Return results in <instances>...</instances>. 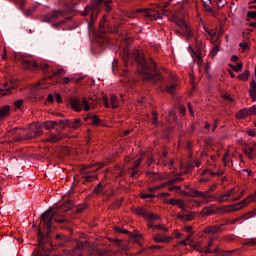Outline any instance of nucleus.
<instances>
[{"label": "nucleus", "instance_id": "nucleus-1", "mask_svg": "<svg viewBox=\"0 0 256 256\" xmlns=\"http://www.w3.org/2000/svg\"><path fill=\"white\" fill-rule=\"evenodd\" d=\"M122 58L124 65L127 68L126 71H129L131 67H135L137 73L141 75L144 81H149L150 83L158 85L163 93H174L177 83H175V81L171 82L165 80L160 71L157 70L155 61L153 59L147 60L143 52L138 49H134L132 53L124 51Z\"/></svg>", "mask_w": 256, "mask_h": 256}, {"label": "nucleus", "instance_id": "nucleus-2", "mask_svg": "<svg viewBox=\"0 0 256 256\" xmlns=\"http://www.w3.org/2000/svg\"><path fill=\"white\" fill-rule=\"evenodd\" d=\"M41 221H43V227L46 229V233L43 234L41 230L38 231V245L39 249L37 250L34 256H50L49 251H51V231H53V221L59 223V225H67V220L65 217L60 216L59 210L57 209H48L40 216Z\"/></svg>", "mask_w": 256, "mask_h": 256}, {"label": "nucleus", "instance_id": "nucleus-3", "mask_svg": "<svg viewBox=\"0 0 256 256\" xmlns=\"http://www.w3.org/2000/svg\"><path fill=\"white\" fill-rule=\"evenodd\" d=\"M15 61H19L24 69L28 71H37V69H41L44 73H47L48 79H53V77H59L61 73H63V69H58L56 72L51 70L47 64H41L40 66L37 62L30 60L29 58L23 56L22 54L16 53L14 54Z\"/></svg>", "mask_w": 256, "mask_h": 256}, {"label": "nucleus", "instance_id": "nucleus-4", "mask_svg": "<svg viewBox=\"0 0 256 256\" xmlns=\"http://www.w3.org/2000/svg\"><path fill=\"white\" fill-rule=\"evenodd\" d=\"M111 3V0H93L91 5L85 7L83 15H90V22L88 23L89 31H93V23L97 19L101 9H104L106 13H110Z\"/></svg>", "mask_w": 256, "mask_h": 256}, {"label": "nucleus", "instance_id": "nucleus-5", "mask_svg": "<svg viewBox=\"0 0 256 256\" xmlns=\"http://www.w3.org/2000/svg\"><path fill=\"white\" fill-rule=\"evenodd\" d=\"M167 203L173 206L176 205L177 207H179V209H181L182 213L176 214V218L180 219V221L186 223L188 221H193V219H195V214L187 210L185 203H183V200L172 198L168 200Z\"/></svg>", "mask_w": 256, "mask_h": 256}, {"label": "nucleus", "instance_id": "nucleus-6", "mask_svg": "<svg viewBox=\"0 0 256 256\" xmlns=\"http://www.w3.org/2000/svg\"><path fill=\"white\" fill-rule=\"evenodd\" d=\"M107 33H109V28H107V19L103 16V20L99 23L98 32H94V37L100 47H107V45H109Z\"/></svg>", "mask_w": 256, "mask_h": 256}, {"label": "nucleus", "instance_id": "nucleus-7", "mask_svg": "<svg viewBox=\"0 0 256 256\" xmlns=\"http://www.w3.org/2000/svg\"><path fill=\"white\" fill-rule=\"evenodd\" d=\"M105 167V163H97V164H92L90 166H86L81 169L82 172V179L83 183H91L93 179L97 178V174L95 171H99V169H103Z\"/></svg>", "mask_w": 256, "mask_h": 256}, {"label": "nucleus", "instance_id": "nucleus-8", "mask_svg": "<svg viewBox=\"0 0 256 256\" xmlns=\"http://www.w3.org/2000/svg\"><path fill=\"white\" fill-rule=\"evenodd\" d=\"M69 104L73 111L77 113H79L83 107L84 111H91V106H89V102L85 98H83L82 101L79 98H70Z\"/></svg>", "mask_w": 256, "mask_h": 256}, {"label": "nucleus", "instance_id": "nucleus-9", "mask_svg": "<svg viewBox=\"0 0 256 256\" xmlns=\"http://www.w3.org/2000/svg\"><path fill=\"white\" fill-rule=\"evenodd\" d=\"M41 133L39 127H34L24 137L14 136L13 141H16V143H19V141H29L30 139H35V137H41Z\"/></svg>", "mask_w": 256, "mask_h": 256}, {"label": "nucleus", "instance_id": "nucleus-10", "mask_svg": "<svg viewBox=\"0 0 256 256\" xmlns=\"http://www.w3.org/2000/svg\"><path fill=\"white\" fill-rule=\"evenodd\" d=\"M251 201H255L256 202V195H252L246 199H244L243 201H241L240 203H237L235 205H230L227 206L225 208V212L226 213H231L233 211H239V209H243V207L249 203H251Z\"/></svg>", "mask_w": 256, "mask_h": 256}, {"label": "nucleus", "instance_id": "nucleus-11", "mask_svg": "<svg viewBox=\"0 0 256 256\" xmlns=\"http://www.w3.org/2000/svg\"><path fill=\"white\" fill-rule=\"evenodd\" d=\"M174 21L176 25H178V27L181 29V31H183L187 41H190V39L193 37V31L189 25H187V22L181 18H176Z\"/></svg>", "mask_w": 256, "mask_h": 256}, {"label": "nucleus", "instance_id": "nucleus-12", "mask_svg": "<svg viewBox=\"0 0 256 256\" xmlns=\"http://www.w3.org/2000/svg\"><path fill=\"white\" fill-rule=\"evenodd\" d=\"M59 125L61 129H65V127H69V129H79L83 123H81V119H73V120H59Z\"/></svg>", "mask_w": 256, "mask_h": 256}, {"label": "nucleus", "instance_id": "nucleus-13", "mask_svg": "<svg viewBox=\"0 0 256 256\" xmlns=\"http://www.w3.org/2000/svg\"><path fill=\"white\" fill-rule=\"evenodd\" d=\"M134 213L136 215H140V217H144V219H148V221H158L159 219H161V217H159L158 215L147 212V210L141 207L136 208L134 210Z\"/></svg>", "mask_w": 256, "mask_h": 256}, {"label": "nucleus", "instance_id": "nucleus-14", "mask_svg": "<svg viewBox=\"0 0 256 256\" xmlns=\"http://www.w3.org/2000/svg\"><path fill=\"white\" fill-rule=\"evenodd\" d=\"M216 188H217V185L215 184L214 186H211L207 192H202L199 190H192V195L194 197H201L202 199H204V201L209 203V201H211V199L213 198V195L209 194V192L215 191Z\"/></svg>", "mask_w": 256, "mask_h": 256}, {"label": "nucleus", "instance_id": "nucleus-15", "mask_svg": "<svg viewBox=\"0 0 256 256\" xmlns=\"http://www.w3.org/2000/svg\"><path fill=\"white\" fill-rule=\"evenodd\" d=\"M179 181H183L181 175L176 176L175 178L168 181V189L169 191H181V186H175V183H179Z\"/></svg>", "mask_w": 256, "mask_h": 256}, {"label": "nucleus", "instance_id": "nucleus-16", "mask_svg": "<svg viewBox=\"0 0 256 256\" xmlns=\"http://www.w3.org/2000/svg\"><path fill=\"white\" fill-rule=\"evenodd\" d=\"M13 89H15V83H13V81H9L3 84L0 91L2 95H11V93H13Z\"/></svg>", "mask_w": 256, "mask_h": 256}, {"label": "nucleus", "instance_id": "nucleus-17", "mask_svg": "<svg viewBox=\"0 0 256 256\" xmlns=\"http://www.w3.org/2000/svg\"><path fill=\"white\" fill-rule=\"evenodd\" d=\"M84 245L83 243H79L76 245V247L73 249V255L75 256H92L93 252L88 251L86 254L84 253Z\"/></svg>", "mask_w": 256, "mask_h": 256}, {"label": "nucleus", "instance_id": "nucleus-18", "mask_svg": "<svg viewBox=\"0 0 256 256\" xmlns=\"http://www.w3.org/2000/svg\"><path fill=\"white\" fill-rule=\"evenodd\" d=\"M235 195V188H231L230 190L223 193V195L216 198L218 203H223L225 201H229V197H234Z\"/></svg>", "mask_w": 256, "mask_h": 256}, {"label": "nucleus", "instance_id": "nucleus-19", "mask_svg": "<svg viewBox=\"0 0 256 256\" xmlns=\"http://www.w3.org/2000/svg\"><path fill=\"white\" fill-rule=\"evenodd\" d=\"M139 13H144L147 19H161V14L158 12L149 11V9H141Z\"/></svg>", "mask_w": 256, "mask_h": 256}, {"label": "nucleus", "instance_id": "nucleus-20", "mask_svg": "<svg viewBox=\"0 0 256 256\" xmlns=\"http://www.w3.org/2000/svg\"><path fill=\"white\" fill-rule=\"evenodd\" d=\"M59 17H63V11H53L52 13L48 14L44 19V23H50L53 19H59Z\"/></svg>", "mask_w": 256, "mask_h": 256}, {"label": "nucleus", "instance_id": "nucleus-21", "mask_svg": "<svg viewBox=\"0 0 256 256\" xmlns=\"http://www.w3.org/2000/svg\"><path fill=\"white\" fill-rule=\"evenodd\" d=\"M140 165H141V158L136 160L134 162V166L132 168H130V170L132 171V173H131L132 179H137V177H139V167H140Z\"/></svg>", "mask_w": 256, "mask_h": 256}, {"label": "nucleus", "instance_id": "nucleus-22", "mask_svg": "<svg viewBox=\"0 0 256 256\" xmlns=\"http://www.w3.org/2000/svg\"><path fill=\"white\" fill-rule=\"evenodd\" d=\"M171 239H173L171 236H163L161 234H157L153 237L156 243H169Z\"/></svg>", "mask_w": 256, "mask_h": 256}, {"label": "nucleus", "instance_id": "nucleus-23", "mask_svg": "<svg viewBox=\"0 0 256 256\" xmlns=\"http://www.w3.org/2000/svg\"><path fill=\"white\" fill-rule=\"evenodd\" d=\"M92 121L91 124L95 127H98V125H103L102 121L99 119V116L97 115H89L86 118H84V121Z\"/></svg>", "mask_w": 256, "mask_h": 256}, {"label": "nucleus", "instance_id": "nucleus-24", "mask_svg": "<svg viewBox=\"0 0 256 256\" xmlns=\"http://www.w3.org/2000/svg\"><path fill=\"white\" fill-rule=\"evenodd\" d=\"M249 115H251L249 108H243L237 112L236 119H245L246 117H249Z\"/></svg>", "mask_w": 256, "mask_h": 256}, {"label": "nucleus", "instance_id": "nucleus-25", "mask_svg": "<svg viewBox=\"0 0 256 256\" xmlns=\"http://www.w3.org/2000/svg\"><path fill=\"white\" fill-rule=\"evenodd\" d=\"M221 227H225V224L208 227L206 228L205 232L212 233V234L219 233V231H223Z\"/></svg>", "mask_w": 256, "mask_h": 256}, {"label": "nucleus", "instance_id": "nucleus-26", "mask_svg": "<svg viewBox=\"0 0 256 256\" xmlns=\"http://www.w3.org/2000/svg\"><path fill=\"white\" fill-rule=\"evenodd\" d=\"M9 113H11V107H9V105L0 107V119H3V117L9 116Z\"/></svg>", "mask_w": 256, "mask_h": 256}, {"label": "nucleus", "instance_id": "nucleus-27", "mask_svg": "<svg viewBox=\"0 0 256 256\" xmlns=\"http://www.w3.org/2000/svg\"><path fill=\"white\" fill-rule=\"evenodd\" d=\"M250 97H251L252 101H256V82H255V80H253L250 83Z\"/></svg>", "mask_w": 256, "mask_h": 256}, {"label": "nucleus", "instance_id": "nucleus-28", "mask_svg": "<svg viewBox=\"0 0 256 256\" xmlns=\"http://www.w3.org/2000/svg\"><path fill=\"white\" fill-rule=\"evenodd\" d=\"M250 97H251L252 101H256V82H255V80H253L250 83Z\"/></svg>", "mask_w": 256, "mask_h": 256}, {"label": "nucleus", "instance_id": "nucleus-29", "mask_svg": "<svg viewBox=\"0 0 256 256\" xmlns=\"http://www.w3.org/2000/svg\"><path fill=\"white\" fill-rule=\"evenodd\" d=\"M213 247V240L208 241V246L205 248H200V253H213V250L211 249Z\"/></svg>", "mask_w": 256, "mask_h": 256}, {"label": "nucleus", "instance_id": "nucleus-30", "mask_svg": "<svg viewBox=\"0 0 256 256\" xmlns=\"http://www.w3.org/2000/svg\"><path fill=\"white\" fill-rule=\"evenodd\" d=\"M46 141H49L50 143H57V141H61V136L52 134L46 139Z\"/></svg>", "mask_w": 256, "mask_h": 256}, {"label": "nucleus", "instance_id": "nucleus-31", "mask_svg": "<svg viewBox=\"0 0 256 256\" xmlns=\"http://www.w3.org/2000/svg\"><path fill=\"white\" fill-rule=\"evenodd\" d=\"M58 124L57 121H48L43 123V127H45V129H53Z\"/></svg>", "mask_w": 256, "mask_h": 256}, {"label": "nucleus", "instance_id": "nucleus-32", "mask_svg": "<svg viewBox=\"0 0 256 256\" xmlns=\"http://www.w3.org/2000/svg\"><path fill=\"white\" fill-rule=\"evenodd\" d=\"M245 153L250 157V159H253V155H256L255 148L253 147H247L245 149Z\"/></svg>", "mask_w": 256, "mask_h": 256}, {"label": "nucleus", "instance_id": "nucleus-33", "mask_svg": "<svg viewBox=\"0 0 256 256\" xmlns=\"http://www.w3.org/2000/svg\"><path fill=\"white\" fill-rule=\"evenodd\" d=\"M15 5H17L18 9L23 11V7H25V0H12Z\"/></svg>", "mask_w": 256, "mask_h": 256}, {"label": "nucleus", "instance_id": "nucleus-34", "mask_svg": "<svg viewBox=\"0 0 256 256\" xmlns=\"http://www.w3.org/2000/svg\"><path fill=\"white\" fill-rule=\"evenodd\" d=\"M238 79H241V81H247V79H249V70H246L244 73L240 74Z\"/></svg>", "mask_w": 256, "mask_h": 256}, {"label": "nucleus", "instance_id": "nucleus-35", "mask_svg": "<svg viewBox=\"0 0 256 256\" xmlns=\"http://www.w3.org/2000/svg\"><path fill=\"white\" fill-rule=\"evenodd\" d=\"M110 102H111L113 109H117V107H119V105H117V96L112 95L110 98Z\"/></svg>", "mask_w": 256, "mask_h": 256}, {"label": "nucleus", "instance_id": "nucleus-36", "mask_svg": "<svg viewBox=\"0 0 256 256\" xmlns=\"http://www.w3.org/2000/svg\"><path fill=\"white\" fill-rule=\"evenodd\" d=\"M154 229H158L160 231H164V233H167V231H169V228H167L165 225H154Z\"/></svg>", "mask_w": 256, "mask_h": 256}, {"label": "nucleus", "instance_id": "nucleus-37", "mask_svg": "<svg viewBox=\"0 0 256 256\" xmlns=\"http://www.w3.org/2000/svg\"><path fill=\"white\" fill-rule=\"evenodd\" d=\"M169 119L171 121H176L177 120V114H175V109H172L169 111Z\"/></svg>", "mask_w": 256, "mask_h": 256}, {"label": "nucleus", "instance_id": "nucleus-38", "mask_svg": "<svg viewBox=\"0 0 256 256\" xmlns=\"http://www.w3.org/2000/svg\"><path fill=\"white\" fill-rule=\"evenodd\" d=\"M205 173H208L212 177H221V175H223V172H213L211 170H207Z\"/></svg>", "mask_w": 256, "mask_h": 256}, {"label": "nucleus", "instance_id": "nucleus-39", "mask_svg": "<svg viewBox=\"0 0 256 256\" xmlns=\"http://www.w3.org/2000/svg\"><path fill=\"white\" fill-rule=\"evenodd\" d=\"M142 199H155V194L148 193V194H141Z\"/></svg>", "mask_w": 256, "mask_h": 256}, {"label": "nucleus", "instance_id": "nucleus-40", "mask_svg": "<svg viewBox=\"0 0 256 256\" xmlns=\"http://www.w3.org/2000/svg\"><path fill=\"white\" fill-rule=\"evenodd\" d=\"M152 123L153 125H159V121L157 120V112L152 113Z\"/></svg>", "mask_w": 256, "mask_h": 256}, {"label": "nucleus", "instance_id": "nucleus-41", "mask_svg": "<svg viewBox=\"0 0 256 256\" xmlns=\"http://www.w3.org/2000/svg\"><path fill=\"white\" fill-rule=\"evenodd\" d=\"M233 71L239 72L243 69V63H238L236 66H231Z\"/></svg>", "mask_w": 256, "mask_h": 256}, {"label": "nucleus", "instance_id": "nucleus-42", "mask_svg": "<svg viewBox=\"0 0 256 256\" xmlns=\"http://www.w3.org/2000/svg\"><path fill=\"white\" fill-rule=\"evenodd\" d=\"M70 20H71V18H66L65 20H62L58 23H54L53 27H61V25H63L64 23H67V21H70Z\"/></svg>", "mask_w": 256, "mask_h": 256}, {"label": "nucleus", "instance_id": "nucleus-43", "mask_svg": "<svg viewBox=\"0 0 256 256\" xmlns=\"http://www.w3.org/2000/svg\"><path fill=\"white\" fill-rule=\"evenodd\" d=\"M94 193L96 194L103 193V185L98 184L97 187L94 189Z\"/></svg>", "mask_w": 256, "mask_h": 256}, {"label": "nucleus", "instance_id": "nucleus-44", "mask_svg": "<svg viewBox=\"0 0 256 256\" xmlns=\"http://www.w3.org/2000/svg\"><path fill=\"white\" fill-rule=\"evenodd\" d=\"M217 53H219V46H215V47L211 50L210 55H211V57L213 58V57H215V55H217Z\"/></svg>", "mask_w": 256, "mask_h": 256}, {"label": "nucleus", "instance_id": "nucleus-45", "mask_svg": "<svg viewBox=\"0 0 256 256\" xmlns=\"http://www.w3.org/2000/svg\"><path fill=\"white\" fill-rule=\"evenodd\" d=\"M115 231H116V233H124L125 235H127V233H129V230H125L121 227H115Z\"/></svg>", "mask_w": 256, "mask_h": 256}, {"label": "nucleus", "instance_id": "nucleus-46", "mask_svg": "<svg viewBox=\"0 0 256 256\" xmlns=\"http://www.w3.org/2000/svg\"><path fill=\"white\" fill-rule=\"evenodd\" d=\"M16 109H21V107H23V99H20V100H17L15 103H14Z\"/></svg>", "mask_w": 256, "mask_h": 256}, {"label": "nucleus", "instance_id": "nucleus-47", "mask_svg": "<svg viewBox=\"0 0 256 256\" xmlns=\"http://www.w3.org/2000/svg\"><path fill=\"white\" fill-rule=\"evenodd\" d=\"M204 8L206 9V11L208 13H210L211 15H214V11H213V8H211V6H209V4H204Z\"/></svg>", "mask_w": 256, "mask_h": 256}, {"label": "nucleus", "instance_id": "nucleus-48", "mask_svg": "<svg viewBox=\"0 0 256 256\" xmlns=\"http://www.w3.org/2000/svg\"><path fill=\"white\" fill-rule=\"evenodd\" d=\"M85 209H87V206L86 205H80L76 208V211L78 213H83V211H85Z\"/></svg>", "mask_w": 256, "mask_h": 256}, {"label": "nucleus", "instance_id": "nucleus-49", "mask_svg": "<svg viewBox=\"0 0 256 256\" xmlns=\"http://www.w3.org/2000/svg\"><path fill=\"white\" fill-rule=\"evenodd\" d=\"M195 57H196V59H197L198 65H201V63H203V57H201V54L196 53V54H195Z\"/></svg>", "mask_w": 256, "mask_h": 256}, {"label": "nucleus", "instance_id": "nucleus-50", "mask_svg": "<svg viewBox=\"0 0 256 256\" xmlns=\"http://www.w3.org/2000/svg\"><path fill=\"white\" fill-rule=\"evenodd\" d=\"M222 97L226 101H230V103H234L235 102V100L233 98H231V96H229L228 94H224Z\"/></svg>", "mask_w": 256, "mask_h": 256}, {"label": "nucleus", "instance_id": "nucleus-51", "mask_svg": "<svg viewBox=\"0 0 256 256\" xmlns=\"http://www.w3.org/2000/svg\"><path fill=\"white\" fill-rule=\"evenodd\" d=\"M247 17H249L250 19H256V11L248 12Z\"/></svg>", "mask_w": 256, "mask_h": 256}, {"label": "nucleus", "instance_id": "nucleus-52", "mask_svg": "<svg viewBox=\"0 0 256 256\" xmlns=\"http://www.w3.org/2000/svg\"><path fill=\"white\" fill-rule=\"evenodd\" d=\"M246 245H256V238H252L246 242Z\"/></svg>", "mask_w": 256, "mask_h": 256}, {"label": "nucleus", "instance_id": "nucleus-53", "mask_svg": "<svg viewBox=\"0 0 256 256\" xmlns=\"http://www.w3.org/2000/svg\"><path fill=\"white\" fill-rule=\"evenodd\" d=\"M250 115H256V106H252L249 108Z\"/></svg>", "mask_w": 256, "mask_h": 256}, {"label": "nucleus", "instance_id": "nucleus-54", "mask_svg": "<svg viewBox=\"0 0 256 256\" xmlns=\"http://www.w3.org/2000/svg\"><path fill=\"white\" fill-rule=\"evenodd\" d=\"M223 163H224V165H227V163H229V155H227V154L224 155Z\"/></svg>", "mask_w": 256, "mask_h": 256}, {"label": "nucleus", "instance_id": "nucleus-55", "mask_svg": "<svg viewBox=\"0 0 256 256\" xmlns=\"http://www.w3.org/2000/svg\"><path fill=\"white\" fill-rule=\"evenodd\" d=\"M217 7H218V9L225 7V4H223V0H218Z\"/></svg>", "mask_w": 256, "mask_h": 256}, {"label": "nucleus", "instance_id": "nucleus-56", "mask_svg": "<svg viewBox=\"0 0 256 256\" xmlns=\"http://www.w3.org/2000/svg\"><path fill=\"white\" fill-rule=\"evenodd\" d=\"M244 193H245V190H243L238 197L233 198L232 201H239V199H241V197H243Z\"/></svg>", "mask_w": 256, "mask_h": 256}, {"label": "nucleus", "instance_id": "nucleus-57", "mask_svg": "<svg viewBox=\"0 0 256 256\" xmlns=\"http://www.w3.org/2000/svg\"><path fill=\"white\" fill-rule=\"evenodd\" d=\"M247 134H248L250 137H255V135H256V133H255L252 129L248 130V131H247Z\"/></svg>", "mask_w": 256, "mask_h": 256}, {"label": "nucleus", "instance_id": "nucleus-58", "mask_svg": "<svg viewBox=\"0 0 256 256\" xmlns=\"http://www.w3.org/2000/svg\"><path fill=\"white\" fill-rule=\"evenodd\" d=\"M47 101H48L49 103H53V101H54L53 94H49V95H48Z\"/></svg>", "mask_w": 256, "mask_h": 256}, {"label": "nucleus", "instance_id": "nucleus-59", "mask_svg": "<svg viewBox=\"0 0 256 256\" xmlns=\"http://www.w3.org/2000/svg\"><path fill=\"white\" fill-rule=\"evenodd\" d=\"M217 125H219V120H215L213 127H212V131H215V129H217Z\"/></svg>", "mask_w": 256, "mask_h": 256}, {"label": "nucleus", "instance_id": "nucleus-60", "mask_svg": "<svg viewBox=\"0 0 256 256\" xmlns=\"http://www.w3.org/2000/svg\"><path fill=\"white\" fill-rule=\"evenodd\" d=\"M180 113H181V115H185V113H186V109H185V106H180Z\"/></svg>", "mask_w": 256, "mask_h": 256}, {"label": "nucleus", "instance_id": "nucleus-61", "mask_svg": "<svg viewBox=\"0 0 256 256\" xmlns=\"http://www.w3.org/2000/svg\"><path fill=\"white\" fill-rule=\"evenodd\" d=\"M70 82H71V78H69V77H65L63 80L64 85H67V83H70Z\"/></svg>", "mask_w": 256, "mask_h": 256}, {"label": "nucleus", "instance_id": "nucleus-62", "mask_svg": "<svg viewBox=\"0 0 256 256\" xmlns=\"http://www.w3.org/2000/svg\"><path fill=\"white\" fill-rule=\"evenodd\" d=\"M31 13H32L31 10H26V11L24 12V15H25L26 17H31Z\"/></svg>", "mask_w": 256, "mask_h": 256}, {"label": "nucleus", "instance_id": "nucleus-63", "mask_svg": "<svg viewBox=\"0 0 256 256\" xmlns=\"http://www.w3.org/2000/svg\"><path fill=\"white\" fill-rule=\"evenodd\" d=\"M56 100H57L58 103L62 102L61 94H56Z\"/></svg>", "mask_w": 256, "mask_h": 256}, {"label": "nucleus", "instance_id": "nucleus-64", "mask_svg": "<svg viewBox=\"0 0 256 256\" xmlns=\"http://www.w3.org/2000/svg\"><path fill=\"white\" fill-rule=\"evenodd\" d=\"M175 237L176 239H181V237H183V234H181L180 232H176Z\"/></svg>", "mask_w": 256, "mask_h": 256}]
</instances>
